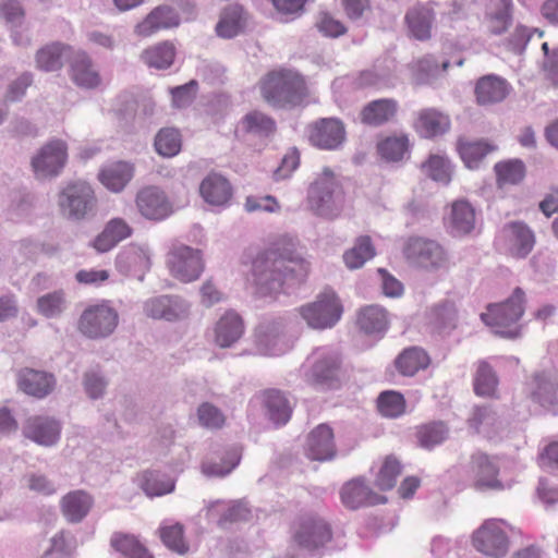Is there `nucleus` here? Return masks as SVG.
<instances>
[{"instance_id": "nucleus-52", "label": "nucleus", "mask_w": 558, "mask_h": 558, "mask_svg": "<svg viewBox=\"0 0 558 558\" xmlns=\"http://www.w3.org/2000/svg\"><path fill=\"white\" fill-rule=\"evenodd\" d=\"M422 168L434 181L448 184L451 180L450 162L444 156H429V158L422 165Z\"/></svg>"}, {"instance_id": "nucleus-47", "label": "nucleus", "mask_w": 558, "mask_h": 558, "mask_svg": "<svg viewBox=\"0 0 558 558\" xmlns=\"http://www.w3.org/2000/svg\"><path fill=\"white\" fill-rule=\"evenodd\" d=\"M497 183L499 186L517 184L525 177V166L521 160H506L495 165Z\"/></svg>"}, {"instance_id": "nucleus-4", "label": "nucleus", "mask_w": 558, "mask_h": 558, "mask_svg": "<svg viewBox=\"0 0 558 558\" xmlns=\"http://www.w3.org/2000/svg\"><path fill=\"white\" fill-rule=\"evenodd\" d=\"M290 535L294 545L310 551L324 548L333 538L331 524L313 512L296 515L290 524Z\"/></svg>"}, {"instance_id": "nucleus-35", "label": "nucleus", "mask_w": 558, "mask_h": 558, "mask_svg": "<svg viewBox=\"0 0 558 558\" xmlns=\"http://www.w3.org/2000/svg\"><path fill=\"white\" fill-rule=\"evenodd\" d=\"M93 498L84 490H74L61 499V510L70 522H80L89 512Z\"/></svg>"}, {"instance_id": "nucleus-45", "label": "nucleus", "mask_w": 558, "mask_h": 558, "mask_svg": "<svg viewBox=\"0 0 558 558\" xmlns=\"http://www.w3.org/2000/svg\"><path fill=\"white\" fill-rule=\"evenodd\" d=\"M448 437V427L441 422H429L416 428V438L421 447L432 449Z\"/></svg>"}, {"instance_id": "nucleus-49", "label": "nucleus", "mask_w": 558, "mask_h": 558, "mask_svg": "<svg viewBox=\"0 0 558 558\" xmlns=\"http://www.w3.org/2000/svg\"><path fill=\"white\" fill-rule=\"evenodd\" d=\"M407 403L402 393L393 390L384 391L377 399V409L383 416L395 418L405 412Z\"/></svg>"}, {"instance_id": "nucleus-62", "label": "nucleus", "mask_w": 558, "mask_h": 558, "mask_svg": "<svg viewBox=\"0 0 558 558\" xmlns=\"http://www.w3.org/2000/svg\"><path fill=\"white\" fill-rule=\"evenodd\" d=\"M1 16L11 24L20 25L24 20V9L16 0H5L0 4Z\"/></svg>"}, {"instance_id": "nucleus-40", "label": "nucleus", "mask_w": 558, "mask_h": 558, "mask_svg": "<svg viewBox=\"0 0 558 558\" xmlns=\"http://www.w3.org/2000/svg\"><path fill=\"white\" fill-rule=\"evenodd\" d=\"M175 58V47L170 41H162L145 49L142 54V61L149 68L168 69L172 65Z\"/></svg>"}, {"instance_id": "nucleus-57", "label": "nucleus", "mask_w": 558, "mask_h": 558, "mask_svg": "<svg viewBox=\"0 0 558 558\" xmlns=\"http://www.w3.org/2000/svg\"><path fill=\"white\" fill-rule=\"evenodd\" d=\"M198 421L206 428H220L225 425L223 413L210 403H203L197 410Z\"/></svg>"}, {"instance_id": "nucleus-32", "label": "nucleus", "mask_w": 558, "mask_h": 558, "mask_svg": "<svg viewBox=\"0 0 558 558\" xmlns=\"http://www.w3.org/2000/svg\"><path fill=\"white\" fill-rule=\"evenodd\" d=\"M411 143L404 133L392 134L377 141L376 151L387 162L402 161L410 155Z\"/></svg>"}, {"instance_id": "nucleus-37", "label": "nucleus", "mask_w": 558, "mask_h": 558, "mask_svg": "<svg viewBox=\"0 0 558 558\" xmlns=\"http://www.w3.org/2000/svg\"><path fill=\"white\" fill-rule=\"evenodd\" d=\"M513 3L511 0H497L493 11L486 14V29L490 35L505 34L512 23Z\"/></svg>"}, {"instance_id": "nucleus-29", "label": "nucleus", "mask_w": 558, "mask_h": 558, "mask_svg": "<svg viewBox=\"0 0 558 558\" xmlns=\"http://www.w3.org/2000/svg\"><path fill=\"white\" fill-rule=\"evenodd\" d=\"M17 384L25 393L41 399L53 390L54 378L45 372L24 368L19 373Z\"/></svg>"}, {"instance_id": "nucleus-43", "label": "nucleus", "mask_w": 558, "mask_h": 558, "mask_svg": "<svg viewBox=\"0 0 558 558\" xmlns=\"http://www.w3.org/2000/svg\"><path fill=\"white\" fill-rule=\"evenodd\" d=\"M375 256V247L368 235H361L356 239L352 248L343 254V260L350 269L362 267L367 260Z\"/></svg>"}, {"instance_id": "nucleus-3", "label": "nucleus", "mask_w": 558, "mask_h": 558, "mask_svg": "<svg viewBox=\"0 0 558 558\" xmlns=\"http://www.w3.org/2000/svg\"><path fill=\"white\" fill-rule=\"evenodd\" d=\"M307 204L317 216L333 219L340 215L344 204V191L329 167H324L311 183Z\"/></svg>"}, {"instance_id": "nucleus-13", "label": "nucleus", "mask_w": 558, "mask_h": 558, "mask_svg": "<svg viewBox=\"0 0 558 558\" xmlns=\"http://www.w3.org/2000/svg\"><path fill=\"white\" fill-rule=\"evenodd\" d=\"M345 126L338 118H320L307 126L310 143L325 150L339 148L345 141Z\"/></svg>"}, {"instance_id": "nucleus-30", "label": "nucleus", "mask_w": 558, "mask_h": 558, "mask_svg": "<svg viewBox=\"0 0 558 558\" xmlns=\"http://www.w3.org/2000/svg\"><path fill=\"white\" fill-rule=\"evenodd\" d=\"M243 332L242 318L235 312L229 311L216 323L215 342L220 348H229L242 337Z\"/></svg>"}, {"instance_id": "nucleus-33", "label": "nucleus", "mask_w": 558, "mask_h": 558, "mask_svg": "<svg viewBox=\"0 0 558 558\" xmlns=\"http://www.w3.org/2000/svg\"><path fill=\"white\" fill-rule=\"evenodd\" d=\"M393 364L401 375L411 377L430 365V356L420 347H410L396 357Z\"/></svg>"}, {"instance_id": "nucleus-24", "label": "nucleus", "mask_w": 558, "mask_h": 558, "mask_svg": "<svg viewBox=\"0 0 558 558\" xmlns=\"http://www.w3.org/2000/svg\"><path fill=\"white\" fill-rule=\"evenodd\" d=\"M70 77L80 87L96 88L101 80L85 51H76L70 59Z\"/></svg>"}, {"instance_id": "nucleus-56", "label": "nucleus", "mask_w": 558, "mask_h": 558, "mask_svg": "<svg viewBox=\"0 0 558 558\" xmlns=\"http://www.w3.org/2000/svg\"><path fill=\"white\" fill-rule=\"evenodd\" d=\"M433 316L437 327L452 329L457 327L458 312L452 302H445L433 310Z\"/></svg>"}, {"instance_id": "nucleus-60", "label": "nucleus", "mask_w": 558, "mask_h": 558, "mask_svg": "<svg viewBox=\"0 0 558 558\" xmlns=\"http://www.w3.org/2000/svg\"><path fill=\"white\" fill-rule=\"evenodd\" d=\"M535 390L533 391V398L542 403H554L556 389L551 383L545 379L542 375L534 377Z\"/></svg>"}, {"instance_id": "nucleus-16", "label": "nucleus", "mask_w": 558, "mask_h": 558, "mask_svg": "<svg viewBox=\"0 0 558 558\" xmlns=\"http://www.w3.org/2000/svg\"><path fill=\"white\" fill-rule=\"evenodd\" d=\"M499 240L506 246L509 254L517 258L527 256L535 244L533 231L520 221L505 225L500 231Z\"/></svg>"}, {"instance_id": "nucleus-42", "label": "nucleus", "mask_w": 558, "mask_h": 558, "mask_svg": "<svg viewBox=\"0 0 558 558\" xmlns=\"http://www.w3.org/2000/svg\"><path fill=\"white\" fill-rule=\"evenodd\" d=\"M357 325L365 333H381L388 327L387 312L376 305L366 306L359 313Z\"/></svg>"}, {"instance_id": "nucleus-41", "label": "nucleus", "mask_w": 558, "mask_h": 558, "mask_svg": "<svg viewBox=\"0 0 558 558\" xmlns=\"http://www.w3.org/2000/svg\"><path fill=\"white\" fill-rule=\"evenodd\" d=\"M70 51L71 47L63 44L47 45L36 53L37 68L47 72L58 71L62 68L63 59Z\"/></svg>"}, {"instance_id": "nucleus-8", "label": "nucleus", "mask_w": 558, "mask_h": 558, "mask_svg": "<svg viewBox=\"0 0 558 558\" xmlns=\"http://www.w3.org/2000/svg\"><path fill=\"white\" fill-rule=\"evenodd\" d=\"M307 325L316 329L331 328L342 315V305L331 290L322 292L316 301L300 308Z\"/></svg>"}, {"instance_id": "nucleus-58", "label": "nucleus", "mask_w": 558, "mask_h": 558, "mask_svg": "<svg viewBox=\"0 0 558 558\" xmlns=\"http://www.w3.org/2000/svg\"><path fill=\"white\" fill-rule=\"evenodd\" d=\"M300 166V153L296 148H290L283 156L280 166L274 173L276 180H283L291 177V174Z\"/></svg>"}, {"instance_id": "nucleus-20", "label": "nucleus", "mask_w": 558, "mask_h": 558, "mask_svg": "<svg viewBox=\"0 0 558 558\" xmlns=\"http://www.w3.org/2000/svg\"><path fill=\"white\" fill-rule=\"evenodd\" d=\"M413 129L424 138H433L445 134L450 129L448 114L434 108H424L417 111Z\"/></svg>"}, {"instance_id": "nucleus-21", "label": "nucleus", "mask_w": 558, "mask_h": 558, "mask_svg": "<svg viewBox=\"0 0 558 558\" xmlns=\"http://www.w3.org/2000/svg\"><path fill=\"white\" fill-rule=\"evenodd\" d=\"M136 206L149 219H162L171 211L165 193L155 186L144 187L137 193Z\"/></svg>"}, {"instance_id": "nucleus-50", "label": "nucleus", "mask_w": 558, "mask_h": 558, "mask_svg": "<svg viewBox=\"0 0 558 558\" xmlns=\"http://www.w3.org/2000/svg\"><path fill=\"white\" fill-rule=\"evenodd\" d=\"M242 8L231 5L223 10L220 21L216 26V32L220 37L231 38L242 28Z\"/></svg>"}, {"instance_id": "nucleus-61", "label": "nucleus", "mask_w": 558, "mask_h": 558, "mask_svg": "<svg viewBox=\"0 0 558 558\" xmlns=\"http://www.w3.org/2000/svg\"><path fill=\"white\" fill-rule=\"evenodd\" d=\"M110 278V272L106 269H82L75 275L78 283L85 286L99 287Z\"/></svg>"}, {"instance_id": "nucleus-9", "label": "nucleus", "mask_w": 558, "mask_h": 558, "mask_svg": "<svg viewBox=\"0 0 558 558\" xmlns=\"http://www.w3.org/2000/svg\"><path fill=\"white\" fill-rule=\"evenodd\" d=\"M96 197L92 186L84 181L69 183L58 197V205L63 216L71 219H83L93 210Z\"/></svg>"}, {"instance_id": "nucleus-5", "label": "nucleus", "mask_w": 558, "mask_h": 558, "mask_svg": "<svg viewBox=\"0 0 558 558\" xmlns=\"http://www.w3.org/2000/svg\"><path fill=\"white\" fill-rule=\"evenodd\" d=\"M525 294L521 288H515L505 302L490 304L487 312L481 315L482 320L496 332L507 338H517L520 327L517 323L524 314Z\"/></svg>"}, {"instance_id": "nucleus-27", "label": "nucleus", "mask_w": 558, "mask_h": 558, "mask_svg": "<svg viewBox=\"0 0 558 558\" xmlns=\"http://www.w3.org/2000/svg\"><path fill=\"white\" fill-rule=\"evenodd\" d=\"M199 193L207 204L223 206L232 197V186L225 177L213 172L201 182Z\"/></svg>"}, {"instance_id": "nucleus-36", "label": "nucleus", "mask_w": 558, "mask_h": 558, "mask_svg": "<svg viewBox=\"0 0 558 558\" xmlns=\"http://www.w3.org/2000/svg\"><path fill=\"white\" fill-rule=\"evenodd\" d=\"M457 146L461 159L469 169L478 168L482 160L496 149L495 145L484 140L459 138Z\"/></svg>"}, {"instance_id": "nucleus-39", "label": "nucleus", "mask_w": 558, "mask_h": 558, "mask_svg": "<svg viewBox=\"0 0 558 558\" xmlns=\"http://www.w3.org/2000/svg\"><path fill=\"white\" fill-rule=\"evenodd\" d=\"M110 545L124 558H154L148 549L133 534L116 532L110 538Z\"/></svg>"}, {"instance_id": "nucleus-64", "label": "nucleus", "mask_w": 558, "mask_h": 558, "mask_svg": "<svg viewBox=\"0 0 558 558\" xmlns=\"http://www.w3.org/2000/svg\"><path fill=\"white\" fill-rule=\"evenodd\" d=\"M345 16L351 21L360 20L365 13L369 12V0H341Z\"/></svg>"}, {"instance_id": "nucleus-63", "label": "nucleus", "mask_w": 558, "mask_h": 558, "mask_svg": "<svg viewBox=\"0 0 558 558\" xmlns=\"http://www.w3.org/2000/svg\"><path fill=\"white\" fill-rule=\"evenodd\" d=\"M196 87L197 83L192 81L189 84L173 88L171 92L173 105L178 108L189 106L195 98Z\"/></svg>"}, {"instance_id": "nucleus-44", "label": "nucleus", "mask_w": 558, "mask_h": 558, "mask_svg": "<svg viewBox=\"0 0 558 558\" xmlns=\"http://www.w3.org/2000/svg\"><path fill=\"white\" fill-rule=\"evenodd\" d=\"M154 146L158 155L174 157L182 148V135L178 129L163 128L156 134Z\"/></svg>"}, {"instance_id": "nucleus-53", "label": "nucleus", "mask_w": 558, "mask_h": 558, "mask_svg": "<svg viewBox=\"0 0 558 558\" xmlns=\"http://www.w3.org/2000/svg\"><path fill=\"white\" fill-rule=\"evenodd\" d=\"M66 306L63 291H53L37 300V311L45 317L51 318L61 315Z\"/></svg>"}, {"instance_id": "nucleus-22", "label": "nucleus", "mask_w": 558, "mask_h": 558, "mask_svg": "<svg viewBox=\"0 0 558 558\" xmlns=\"http://www.w3.org/2000/svg\"><path fill=\"white\" fill-rule=\"evenodd\" d=\"M405 24L412 37L417 40H428L432 37V27L435 12L430 3H417L405 14Z\"/></svg>"}, {"instance_id": "nucleus-59", "label": "nucleus", "mask_w": 558, "mask_h": 558, "mask_svg": "<svg viewBox=\"0 0 558 558\" xmlns=\"http://www.w3.org/2000/svg\"><path fill=\"white\" fill-rule=\"evenodd\" d=\"M316 26L320 33L328 37H339L347 33L344 24L328 13L320 14Z\"/></svg>"}, {"instance_id": "nucleus-34", "label": "nucleus", "mask_w": 558, "mask_h": 558, "mask_svg": "<svg viewBox=\"0 0 558 558\" xmlns=\"http://www.w3.org/2000/svg\"><path fill=\"white\" fill-rule=\"evenodd\" d=\"M262 401L269 420L274 424L281 426L289 422L292 408L287 398L279 390H265L262 393Z\"/></svg>"}, {"instance_id": "nucleus-11", "label": "nucleus", "mask_w": 558, "mask_h": 558, "mask_svg": "<svg viewBox=\"0 0 558 558\" xmlns=\"http://www.w3.org/2000/svg\"><path fill=\"white\" fill-rule=\"evenodd\" d=\"M404 256L426 269H438L448 263L445 248L435 240L411 236L403 247Z\"/></svg>"}, {"instance_id": "nucleus-19", "label": "nucleus", "mask_w": 558, "mask_h": 558, "mask_svg": "<svg viewBox=\"0 0 558 558\" xmlns=\"http://www.w3.org/2000/svg\"><path fill=\"white\" fill-rule=\"evenodd\" d=\"M180 16L170 7L159 5L151 10L147 16L135 26V33L142 37H149L160 31L179 26Z\"/></svg>"}, {"instance_id": "nucleus-28", "label": "nucleus", "mask_w": 558, "mask_h": 558, "mask_svg": "<svg viewBox=\"0 0 558 558\" xmlns=\"http://www.w3.org/2000/svg\"><path fill=\"white\" fill-rule=\"evenodd\" d=\"M146 316L154 319H166L169 322L180 319L187 315V308L183 302L169 296L151 298L144 304Z\"/></svg>"}, {"instance_id": "nucleus-2", "label": "nucleus", "mask_w": 558, "mask_h": 558, "mask_svg": "<svg viewBox=\"0 0 558 558\" xmlns=\"http://www.w3.org/2000/svg\"><path fill=\"white\" fill-rule=\"evenodd\" d=\"M263 99L277 108L295 107L307 96L304 77L290 69H276L267 72L258 82Z\"/></svg>"}, {"instance_id": "nucleus-6", "label": "nucleus", "mask_w": 558, "mask_h": 558, "mask_svg": "<svg viewBox=\"0 0 558 558\" xmlns=\"http://www.w3.org/2000/svg\"><path fill=\"white\" fill-rule=\"evenodd\" d=\"M313 365L306 374L307 381L317 387L337 389L347 379V369L342 365L339 353L327 350H316L313 353Z\"/></svg>"}, {"instance_id": "nucleus-38", "label": "nucleus", "mask_w": 558, "mask_h": 558, "mask_svg": "<svg viewBox=\"0 0 558 558\" xmlns=\"http://www.w3.org/2000/svg\"><path fill=\"white\" fill-rule=\"evenodd\" d=\"M449 221L456 233L469 234L475 228V210L472 205L464 199L454 201L451 204Z\"/></svg>"}, {"instance_id": "nucleus-31", "label": "nucleus", "mask_w": 558, "mask_h": 558, "mask_svg": "<svg viewBox=\"0 0 558 558\" xmlns=\"http://www.w3.org/2000/svg\"><path fill=\"white\" fill-rule=\"evenodd\" d=\"M134 167L126 161H114L106 165L98 173V180L112 192H121L131 181Z\"/></svg>"}, {"instance_id": "nucleus-15", "label": "nucleus", "mask_w": 558, "mask_h": 558, "mask_svg": "<svg viewBox=\"0 0 558 558\" xmlns=\"http://www.w3.org/2000/svg\"><path fill=\"white\" fill-rule=\"evenodd\" d=\"M167 263L170 272L183 282L196 280L204 267L199 252L185 245L174 246Z\"/></svg>"}, {"instance_id": "nucleus-7", "label": "nucleus", "mask_w": 558, "mask_h": 558, "mask_svg": "<svg viewBox=\"0 0 558 558\" xmlns=\"http://www.w3.org/2000/svg\"><path fill=\"white\" fill-rule=\"evenodd\" d=\"M499 473L498 458L483 451L472 453L465 466V474L472 487L480 492L504 489Z\"/></svg>"}, {"instance_id": "nucleus-18", "label": "nucleus", "mask_w": 558, "mask_h": 558, "mask_svg": "<svg viewBox=\"0 0 558 558\" xmlns=\"http://www.w3.org/2000/svg\"><path fill=\"white\" fill-rule=\"evenodd\" d=\"M340 498L343 506L351 510L381 505L387 501L385 496L375 493L362 477L347 482L340 490Z\"/></svg>"}, {"instance_id": "nucleus-25", "label": "nucleus", "mask_w": 558, "mask_h": 558, "mask_svg": "<svg viewBox=\"0 0 558 558\" xmlns=\"http://www.w3.org/2000/svg\"><path fill=\"white\" fill-rule=\"evenodd\" d=\"M24 435L39 445L51 446L59 439L60 425L50 417L33 416L26 421Z\"/></svg>"}, {"instance_id": "nucleus-46", "label": "nucleus", "mask_w": 558, "mask_h": 558, "mask_svg": "<svg viewBox=\"0 0 558 558\" xmlns=\"http://www.w3.org/2000/svg\"><path fill=\"white\" fill-rule=\"evenodd\" d=\"M401 472L402 465L400 461L393 456H387L376 475V487L381 492L392 489Z\"/></svg>"}, {"instance_id": "nucleus-17", "label": "nucleus", "mask_w": 558, "mask_h": 558, "mask_svg": "<svg viewBox=\"0 0 558 558\" xmlns=\"http://www.w3.org/2000/svg\"><path fill=\"white\" fill-rule=\"evenodd\" d=\"M305 456L313 461H329L337 454L333 429L328 424L313 428L305 441Z\"/></svg>"}, {"instance_id": "nucleus-26", "label": "nucleus", "mask_w": 558, "mask_h": 558, "mask_svg": "<svg viewBox=\"0 0 558 558\" xmlns=\"http://www.w3.org/2000/svg\"><path fill=\"white\" fill-rule=\"evenodd\" d=\"M509 93V84L500 76L488 74L480 77L474 95L478 105H492L502 101Z\"/></svg>"}, {"instance_id": "nucleus-12", "label": "nucleus", "mask_w": 558, "mask_h": 558, "mask_svg": "<svg viewBox=\"0 0 558 558\" xmlns=\"http://www.w3.org/2000/svg\"><path fill=\"white\" fill-rule=\"evenodd\" d=\"M68 159V148L63 141L56 140L44 145L32 159V168L37 179L58 175Z\"/></svg>"}, {"instance_id": "nucleus-1", "label": "nucleus", "mask_w": 558, "mask_h": 558, "mask_svg": "<svg viewBox=\"0 0 558 558\" xmlns=\"http://www.w3.org/2000/svg\"><path fill=\"white\" fill-rule=\"evenodd\" d=\"M308 274L310 263L298 252L296 240L286 234L256 256L248 281L257 295L276 296L304 283Z\"/></svg>"}, {"instance_id": "nucleus-55", "label": "nucleus", "mask_w": 558, "mask_h": 558, "mask_svg": "<svg viewBox=\"0 0 558 558\" xmlns=\"http://www.w3.org/2000/svg\"><path fill=\"white\" fill-rule=\"evenodd\" d=\"M141 487L148 496H161L171 493L174 489L173 481L160 480L159 474L145 471L141 475Z\"/></svg>"}, {"instance_id": "nucleus-23", "label": "nucleus", "mask_w": 558, "mask_h": 558, "mask_svg": "<svg viewBox=\"0 0 558 558\" xmlns=\"http://www.w3.org/2000/svg\"><path fill=\"white\" fill-rule=\"evenodd\" d=\"M399 110V104L392 98L369 101L360 112V120L368 126H381L392 121Z\"/></svg>"}, {"instance_id": "nucleus-54", "label": "nucleus", "mask_w": 558, "mask_h": 558, "mask_svg": "<svg viewBox=\"0 0 558 558\" xmlns=\"http://www.w3.org/2000/svg\"><path fill=\"white\" fill-rule=\"evenodd\" d=\"M242 125L246 132L269 135L276 131L275 121L260 111H252L242 119Z\"/></svg>"}, {"instance_id": "nucleus-14", "label": "nucleus", "mask_w": 558, "mask_h": 558, "mask_svg": "<svg viewBox=\"0 0 558 558\" xmlns=\"http://www.w3.org/2000/svg\"><path fill=\"white\" fill-rule=\"evenodd\" d=\"M473 546L492 557H502L508 551V537L501 522L490 519L485 521L473 534Z\"/></svg>"}, {"instance_id": "nucleus-10", "label": "nucleus", "mask_w": 558, "mask_h": 558, "mask_svg": "<svg viewBox=\"0 0 558 558\" xmlns=\"http://www.w3.org/2000/svg\"><path fill=\"white\" fill-rule=\"evenodd\" d=\"M118 322L117 311L104 301L84 310L78 319V330L92 339L102 338L114 331Z\"/></svg>"}, {"instance_id": "nucleus-51", "label": "nucleus", "mask_w": 558, "mask_h": 558, "mask_svg": "<svg viewBox=\"0 0 558 558\" xmlns=\"http://www.w3.org/2000/svg\"><path fill=\"white\" fill-rule=\"evenodd\" d=\"M497 385L498 380L492 366L485 361L478 362L474 378L475 393L477 396L490 397L495 393Z\"/></svg>"}, {"instance_id": "nucleus-48", "label": "nucleus", "mask_w": 558, "mask_h": 558, "mask_svg": "<svg viewBox=\"0 0 558 558\" xmlns=\"http://www.w3.org/2000/svg\"><path fill=\"white\" fill-rule=\"evenodd\" d=\"M158 533L161 542L172 551L183 555L189 550L182 524H163L158 529Z\"/></svg>"}]
</instances>
